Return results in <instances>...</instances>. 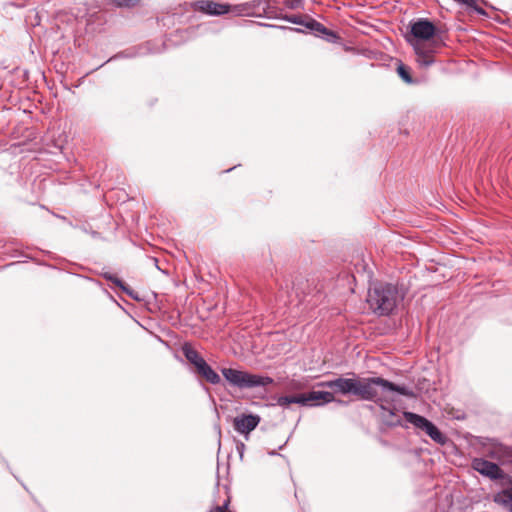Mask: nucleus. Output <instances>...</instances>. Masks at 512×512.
<instances>
[{
	"label": "nucleus",
	"mask_w": 512,
	"mask_h": 512,
	"mask_svg": "<svg viewBox=\"0 0 512 512\" xmlns=\"http://www.w3.org/2000/svg\"><path fill=\"white\" fill-rule=\"evenodd\" d=\"M260 420L258 415L242 414L234 418L233 427L240 434H249L258 426Z\"/></svg>",
	"instance_id": "obj_10"
},
{
	"label": "nucleus",
	"mask_w": 512,
	"mask_h": 512,
	"mask_svg": "<svg viewBox=\"0 0 512 512\" xmlns=\"http://www.w3.org/2000/svg\"><path fill=\"white\" fill-rule=\"evenodd\" d=\"M493 501L506 510L512 512V486L496 493Z\"/></svg>",
	"instance_id": "obj_13"
},
{
	"label": "nucleus",
	"mask_w": 512,
	"mask_h": 512,
	"mask_svg": "<svg viewBox=\"0 0 512 512\" xmlns=\"http://www.w3.org/2000/svg\"><path fill=\"white\" fill-rule=\"evenodd\" d=\"M236 6L237 5L230 6L228 4L216 2L213 0H199L193 4V7L195 10L203 12V13H205L207 15H211V16H220V15L227 14L229 12H232L235 15L239 16L234 11Z\"/></svg>",
	"instance_id": "obj_7"
},
{
	"label": "nucleus",
	"mask_w": 512,
	"mask_h": 512,
	"mask_svg": "<svg viewBox=\"0 0 512 512\" xmlns=\"http://www.w3.org/2000/svg\"><path fill=\"white\" fill-rule=\"evenodd\" d=\"M290 404H294L293 403V395L291 396H280L277 398V405L284 408V409H287Z\"/></svg>",
	"instance_id": "obj_23"
},
{
	"label": "nucleus",
	"mask_w": 512,
	"mask_h": 512,
	"mask_svg": "<svg viewBox=\"0 0 512 512\" xmlns=\"http://www.w3.org/2000/svg\"><path fill=\"white\" fill-rule=\"evenodd\" d=\"M306 387L307 381L305 379H292L286 385V388L289 391L303 390Z\"/></svg>",
	"instance_id": "obj_18"
},
{
	"label": "nucleus",
	"mask_w": 512,
	"mask_h": 512,
	"mask_svg": "<svg viewBox=\"0 0 512 512\" xmlns=\"http://www.w3.org/2000/svg\"><path fill=\"white\" fill-rule=\"evenodd\" d=\"M411 34L414 38L427 41L433 38L436 33L435 25L426 18H419L411 23Z\"/></svg>",
	"instance_id": "obj_8"
},
{
	"label": "nucleus",
	"mask_w": 512,
	"mask_h": 512,
	"mask_svg": "<svg viewBox=\"0 0 512 512\" xmlns=\"http://www.w3.org/2000/svg\"><path fill=\"white\" fill-rule=\"evenodd\" d=\"M305 27L317 34L325 36L328 41L333 42L337 39V35L334 32L329 31L324 25L317 22L316 20L310 19L306 22Z\"/></svg>",
	"instance_id": "obj_12"
},
{
	"label": "nucleus",
	"mask_w": 512,
	"mask_h": 512,
	"mask_svg": "<svg viewBox=\"0 0 512 512\" xmlns=\"http://www.w3.org/2000/svg\"><path fill=\"white\" fill-rule=\"evenodd\" d=\"M141 0H111V3L119 8H132L140 4Z\"/></svg>",
	"instance_id": "obj_19"
},
{
	"label": "nucleus",
	"mask_w": 512,
	"mask_h": 512,
	"mask_svg": "<svg viewBox=\"0 0 512 512\" xmlns=\"http://www.w3.org/2000/svg\"><path fill=\"white\" fill-rule=\"evenodd\" d=\"M416 61L421 67H429L434 63V58L432 54H423L417 56Z\"/></svg>",
	"instance_id": "obj_22"
},
{
	"label": "nucleus",
	"mask_w": 512,
	"mask_h": 512,
	"mask_svg": "<svg viewBox=\"0 0 512 512\" xmlns=\"http://www.w3.org/2000/svg\"><path fill=\"white\" fill-rule=\"evenodd\" d=\"M472 467L478 473L492 480H502L506 484H512V477L506 474L497 464L483 458H475Z\"/></svg>",
	"instance_id": "obj_6"
},
{
	"label": "nucleus",
	"mask_w": 512,
	"mask_h": 512,
	"mask_svg": "<svg viewBox=\"0 0 512 512\" xmlns=\"http://www.w3.org/2000/svg\"><path fill=\"white\" fill-rule=\"evenodd\" d=\"M197 372L211 384L216 385L221 382L220 376L207 364V362H203V364L197 369Z\"/></svg>",
	"instance_id": "obj_15"
},
{
	"label": "nucleus",
	"mask_w": 512,
	"mask_h": 512,
	"mask_svg": "<svg viewBox=\"0 0 512 512\" xmlns=\"http://www.w3.org/2000/svg\"><path fill=\"white\" fill-rule=\"evenodd\" d=\"M414 50H415L416 56H421L423 54H432L433 55V50L427 49L425 47V45L422 43H418V42L415 43Z\"/></svg>",
	"instance_id": "obj_24"
},
{
	"label": "nucleus",
	"mask_w": 512,
	"mask_h": 512,
	"mask_svg": "<svg viewBox=\"0 0 512 512\" xmlns=\"http://www.w3.org/2000/svg\"><path fill=\"white\" fill-rule=\"evenodd\" d=\"M226 381L239 389H251L256 387H265L274 382L269 376L252 374L246 371L233 368H223L221 370Z\"/></svg>",
	"instance_id": "obj_4"
},
{
	"label": "nucleus",
	"mask_w": 512,
	"mask_h": 512,
	"mask_svg": "<svg viewBox=\"0 0 512 512\" xmlns=\"http://www.w3.org/2000/svg\"><path fill=\"white\" fill-rule=\"evenodd\" d=\"M308 395L309 402L312 403L310 404V407H318L335 401L340 404L344 403L341 400H337L334 396V393L329 391H310L308 392Z\"/></svg>",
	"instance_id": "obj_11"
},
{
	"label": "nucleus",
	"mask_w": 512,
	"mask_h": 512,
	"mask_svg": "<svg viewBox=\"0 0 512 512\" xmlns=\"http://www.w3.org/2000/svg\"><path fill=\"white\" fill-rule=\"evenodd\" d=\"M397 72L404 82H406L408 84L414 83V81L410 75L409 68L406 67L405 65L400 64L397 68Z\"/></svg>",
	"instance_id": "obj_20"
},
{
	"label": "nucleus",
	"mask_w": 512,
	"mask_h": 512,
	"mask_svg": "<svg viewBox=\"0 0 512 512\" xmlns=\"http://www.w3.org/2000/svg\"><path fill=\"white\" fill-rule=\"evenodd\" d=\"M398 302V290L392 284H375L368 291L367 303L374 313L389 315Z\"/></svg>",
	"instance_id": "obj_3"
},
{
	"label": "nucleus",
	"mask_w": 512,
	"mask_h": 512,
	"mask_svg": "<svg viewBox=\"0 0 512 512\" xmlns=\"http://www.w3.org/2000/svg\"><path fill=\"white\" fill-rule=\"evenodd\" d=\"M293 403L299 404L301 406L310 407L311 402H309L308 393H302L298 395H293Z\"/></svg>",
	"instance_id": "obj_21"
},
{
	"label": "nucleus",
	"mask_w": 512,
	"mask_h": 512,
	"mask_svg": "<svg viewBox=\"0 0 512 512\" xmlns=\"http://www.w3.org/2000/svg\"><path fill=\"white\" fill-rule=\"evenodd\" d=\"M454 1L457 2L458 4L466 6V8H468V9L475 11L479 15H483V16L487 15L486 11L483 8H481L480 6H478L477 0H454Z\"/></svg>",
	"instance_id": "obj_17"
},
{
	"label": "nucleus",
	"mask_w": 512,
	"mask_h": 512,
	"mask_svg": "<svg viewBox=\"0 0 512 512\" xmlns=\"http://www.w3.org/2000/svg\"><path fill=\"white\" fill-rule=\"evenodd\" d=\"M404 418L407 422L426 432V434L437 444H445L446 436L428 419L413 412H404Z\"/></svg>",
	"instance_id": "obj_5"
},
{
	"label": "nucleus",
	"mask_w": 512,
	"mask_h": 512,
	"mask_svg": "<svg viewBox=\"0 0 512 512\" xmlns=\"http://www.w3.org/2000/svg\"><path fill=\"white\" fill-rule=\"evenodd\" d=\"M301 4L302 0H253L239 4L234 11L240 16L280 19L283 9H297Z\"/></svg>",
	"instance_id": "obj_2"
},
{
	"label": "nucleus",
	"mask_w": 512,
	"mask_h": 512,
	"mask_svg": "<svg viewBox=\"0 0 512 512\" xmlns=\"http://www.w3.org/2000/svg\"><path fill=\"white\" fill-rule=\"evenodd\" d=\"M182 351L186 359L195 366L196 370L206 362L205 359L189 344H184Z\"/></svg>",
	"instance_id": "obj_14"
},
{
	"label": "nucleus",
	"mask_w": 512,
	"mask_h": 512,
	"mask_svg": "<svg viewBox=\"0 0 512 512\" xmlns=\"http://www.w3.org/2000/svg\"><path fill=\"white\" fill-rule=\"evenodd\" d=\"M316 387L329 388L334 394L348 395L352 394L361 400L372 401L376 403L383 411V420L387 425L394 426L400 424L399 419H394L395 413L388 405L394 402L395 398L391 393H398L408 398H414V391L404 385H397L382 377L369 378H344L338 377L333 380L322 381L316 384Z\"/></svg>",
	"instance_id": "obj_1"
},
{
	"label": "nucleus",
	"mask_w": 512,
	"mask_h": 512,
	"mask_svg": "<svg viewBox=\"0 0 512 512\" xmlns=\"http://www.w3.org/2000/svg\"><path fill=\"white\" fill-rule=\"evenodd\" d=\"M103 277L112 282L114 285H116L117 287H119L122 292H124L125 294H127L128 296H130L131 298L133 299H138L136 293L130 289L122 280H120L118 277L110 274V273H104L103 274Z\"/></svg>",
	"instance_id": "obj_16"
},
{
	"label": "nucleus",
	"mask_w": 512,
	"mask_h": 512,
	"mask_svg": "<svg viewBox=\"0 0 512 512\" xmlns=\"http://www.w3.org/2000/svg\"><path fill=\"white\" fill-rule=\"evenodd\" d=\"M228 503L226 502L223 506H217L213 509H211L210 512H230L228 511Z\"/></svg>",
	"instance_id": "obj_26"
},
{
	"label": "nucleus",
	"mask_w": 512,
	"mask_h": 512,
	"mask_svg": "<svg viewBox=\"0 0 512 512\" xmlns=\"http://www.w3.org/2000/svg\"><path fill=\"white\" fill-rule=\"evenodd\" d=\"M485 449L487 456L497 460L501 464L512 462V447L498 442H491Z\"/></svg>",
	"instance_id": "obj_9"
},
{
	"label": "nucleus",
	"mask_w": 512,
	"mask_h": 512,
	"mask_svg": "<svg viewBox=\"0 0 512 512\" xmlns=\"http://www.w3.org/2000/svg\"><path fill=\"white\" fill-rule=\"evenodd\" d=\"M280 19H284L290 23H293V24H298V25H304L306 24V22L303 21V19L301 18V16H296V15H292V16H287V15H283L282 14V17Z\"/></svg>",
	"instance_id": "obj_25"
}]
</instances>
